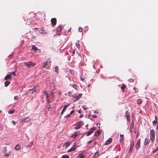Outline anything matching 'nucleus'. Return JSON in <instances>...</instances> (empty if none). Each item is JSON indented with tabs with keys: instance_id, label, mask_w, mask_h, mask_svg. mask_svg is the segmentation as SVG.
<instances>
[{
	"instance_id": "obj_53",
	"label": "nucleus",
	"mask_w": 158,
	"mask_h": 158,
	"mask_svg": "<svg viewBox=\"0 0 158 158\" xmlns=\"http://www.w3.org/2000/svg\"><path fill=\"white\" fill-rule=\"evenodd\" d=\"M70 114H68V115H66V116H65L64 117V118H66V117H69V116H70Z\"/></svg>"
},
{
	"instance_id": "obj_29",
	"label": "nucleus",
	"mask_w": 158,
	"mask_h": 158,
	"mask_svg": "<svg viewBox=\"0 0 158 158\" xmlns=\"http://www.w3.org/2000/svg\"><path fill=\"white\" fill-rule=\"evenodd\" d=\"M69 156L66 155H64L62 156V158H69Z\"/></svg>"
},
{
	"instance_id": "obj_1",
	"label": "nucleus",
	"mask_w": 158,
	"mask_h": 158,
	"mask_svg": "<svg viewBox=\"0 0 158 158\" xmlns=\"http://www.w3.org/2000/svg\"><path fill=\"white\" fill-rule=\"evenodd\" d=\"M43 93L46 94V100L48 103L53 100L54 98H55L54 95L55 92L53 90L51 92H49L48 93H47L46 92H44Z\"/></svg>"
},
{
	"instance_id": "obj_22",
	"label": "nucleus",
	"mask_w": 158,
	"mask_h": 158,
	"mask_svg": "<svg viewBox=\"0 0 158 158\" xmlns=\"http://www.w3.org/2000/svg\"><path fill=\"white\" fill-rule=\"evenodd\" d=\"M148 139L147 138H145L144 141V144L145 145H147L148 144Z\"/></svg>"
},
{
	"instance_id": "obj_13",
	"label": "nucleus",
	"mask_w": 158,
	"mask_h": 158,
	"mask_svg": "<svg viewBox=\"0 0 158 158\" xmlns=\"http://www.w3.org/2000/svg\"><path fill=\"white\" fill-rule=\"evenodd\" d=\"M21 148V146L20 145L17 144L15 147V149L16 150H19Z\"/></svg>"
},
{
	"instance_id": "obj_23",
	"label": "nucleus",
	"mask_w": 158,
	"mask_h": 158,
	"mask_svg": "<svg viewBox=\"0 0 158 158\" xmlns=\"http://www.w3.org/2000/svg\"><path fill=\"white\" fill-rule=\"evenodd\" d=\"M69 106V104H68L67 105H65L62 110L63 111H64L65 110L67 109V107Z\"/></svg>"
},
{
	"instance_id": "obj_20",
	"label": "nucleus",
	"mask_w": 158,
	"mask_h": 158,
	"mask_svg": "<svg viewBox=\"0 0 158 158\" xmlns=\"http://www.w3.org/2000/svg\"><path fill=\"white\" fill-rule=\"evenodd\" d=\"M133 147H134L133 146H132V145L130 146V148H129V153H131V152Z\"/></svg>"
},
{
	"instance_id": "obj_42",
	"label": "nucleus",
	"mask_w": 158,
	"mask_h": 158,
	"mask_svg": "<svg viewBox=\"0 0 158 158\" xmlns=\"http://www.w3.org/2000/svg\"><path fill=\"white\" fill-rule=\"evenodd\" d=\"M18 97L17 96H15V97L14 98V99L15 100H17L18 99Z\"/></svg>"
},
{
	"instance_id": "obj_17",
	"label": "nucleus",
	"mask_w": 158,
	"mask_h": 158,
	"mask_svg": "<svg viewBox=\"0 0 158 158\" xmlns=\"http://www.w3.org/2000/svg\"><path fill=\"white\" fill-rule=\"evenodd\" d=\"M11 77V76L8 75V73L7 75L5 77L4 79L5 80H7L10 78Z\"/></svg>"
},
{
	"instance_id": "obj_43",
	"label": "nucleus",
	"mask_w": 158,
	"mask_h": 158,
	"mask_svg": "<svg viewBox=\"0 0 158 158\" xmlns=\"http://www.w3.org/2000/svg\"><path fill=\"white\" fill-rule=\"evenodd\" d=\"M72 86L75 89H76V87L77 86H76V85H75L73 84Z\"/></svg>"
},
{
	"instance_id": "obj_26",
	"label": "nucleus",
	"mask_w": 158,
	"mask_h": 158,
	"mask_svg": "<svg viewBox=\"0 0 158 158\" xmlns=\"http://www.w3.org/2000/svg\"><path fill=\"white\" fill-rule=\"evenodd\" d=\"M61 29V27L60 26H59L56 29L57 31H60Z\"/></svg>"
},
{
	"instance_id": "obj_4",
	"label": "nucleus",
	"mask_w": 158,
	"mask_h": 158,
	"mask_svg": "<svg viewBox=\"0 0 158 158\" xmlns=\"http://www.w3.org/2000/svg\"><path fill=\"white\" fill-rule=\"evenodd\" d=\"M96 130L95 127H93L91 128L90 130L87 132L86 134V135L88 136L91 135L92 133H93L94 131Z\"/></svg>"
},
{
	"instance_id": "obj_14",
	"label": "nucleus",
	"mask_w": 158,
	"mask_h": 158,
	"mask_svg": "<svg viewBox=\"0 0 158 158\" xmlns=\"http://www.w3.org/2000/svg\"><path fill=\"white\" fill-rule=\"evenodd\" d=\"M8 75H9L10 76H11L13 75V76H15V72H10L8 73Z\"/></svg>"
},
{
	"instance_id": "obj_32",
	"label": "nucleus",
	"mask_w": 158,
	"mask_h": 158,
	"mask_svg": "<svg viewBox=\"0 0 158 158\" xmlns=\"http://www.w3.org/2000/svg\"><path fill=\"white\" fill-rule=\"evenodd\" d=\"M99 154V152H96L95 154L94 155V158H96L97 157V156H95L96 155H97V156H98Z\"/></svg>"
},
{
	"instance_id": "obj_34",
	"label": "nucleus",
	"mask_w": 158,
	"mask_h": 158,
	"mask_svg": "<svg viewBox=\"0 0 158 158\" xmlns=\"http://www.w3.org/2000/svg\"><path fill=\"white\" fill-rule=\"evenodd\" d=\"M85 157L83 155V154H80L79 156H78V158H84Z\"/></svg>"
},
{
	"instance_id": "obj_41",
	"label": "nucleus",
	"mask_w": 158,
	"mask_h": 158,
	"mask_svg": "<svg viewBox=\"0 0 158 158\" xmlns=\"http://www.w3.org/2000/svg\"><path fill=\"white\" fill-rule=\"evenodd\" d=\"M134 141H132L131 143V145L133 146H134Z\"/></svg>"
},
{
	"instance_id": "obj_19",
	"label": "nucleus",
	"mask_w": 158,
	"mask_h": 158,
	"mask_svg": "<svg viewBox=\"0 0 158 158\" xmlns=\"http://www.w3.org/2000/svg\"><path fill=\"white\" fill-rule=\"evenodd\" d=\"M58 70H59V68L58 66H56L55 67V72L57 73H58Z\"/></svg>"
},
{
	"instance_id": "obj_11",
	"label": "nucleus",
	"mask_w": 158,
	"mask_h": 158,
	"mask_svg": "<svg viewBox=\"0 0 158 158\" xmlns=\"http://www.w3.org/2000/svg\"><path fill=\"white\" fill-rule=\"evenodd\" d=\"M126 116L127 117V120L129 121L130 119V114L127 113V111L126 112Z\"/></svg>"
},
{
	"instance_id": "obj_39",
	"label": "nucleus",
	"mask_w": 158,
	"mask_h": 158,
	"mask_svg": "<svg viewBox=\"0 0 158 158\" xmlns=\"http://www.w3.org/2000/svg\"><path fill=\"white\" fill-rule=\"evenodd\" d=\"M78 31L79 32H81L83 31V29L82 28H81V27H80L79 28Z\"/></svg>"
},
{
	"instance_id": "obj_12",
	"label": "nucleus",
	"mask_w": 158,
	"mask_h": 158,
	"mask_svg": "<svg viewBox=\"0 0 158 158\" xmlns=\"http://www.w3.org/2000/svg\"><path fill=\"white\" fill-rule=\"evenodd\" d=\"M46 108L49 111H51L52 110V108L50 106V105H49L47 106Z\"/></svg>"
},
{
	"instance_id": "obj_28",
	"label": "nucleus",
	"mask_w": 158,
	"mask_h": 158,
	"mask_svg": "<svg viewBox=\"0 0 158 158\" xmlns=\"http://www.w3.org/2000/svg\"><path fill=\"white\" fill-rule=\"evenodd\" d=\"M120 141H121L122 140H123V139L124 138V135H121V134L120 135Z\"/></svg>"
},
{
	"instance_id": "obj_59",
	"label": "nucleus",
	"mask_w": 158,
	"mask_h": 158,
	"mask_svg": "<svg viewBox=\"0 0 158 158\" xmlns=\"http://www.w3.org/2000/svg\"><path fill=\"white\" fill-rule=\"evenodd\" d=\"M72 92L71 91H69L68 93L69 94H71Z\"/></svg>"
},
{
	"instance_id": "obj_57",
	"label": "nucleus",
	"mask_w": 158,
	"mask_h": 158,
	"mask_svg": "<svg viewBox=\"0 0 158 158\" xmlns=\"http://www.w3.org/2000/svg\"><path fill=\"white\" fill-rule=\"evenodd\" d=\"M98 111L97 110L94 111V113H96V114H98Z\"/></svg>"
},
{
	"instance_id": "obj_10",
	"label": "nucleus",
	"mask_w": 158,
	"mask_h": 158,
	"mask_svg": "<svg viewBox=\"0 0 158 158\" xmlns=\"http://www.w3.org/2000/svg\"><path fill=\"white\" fill-rule=\"evenodd\" d=\"M112 141V139L111 138H109L105 142V145H108Z\"/></svg>"
},
{
	"instance_id": "obj_45",
	"label": "nucleus",
	"mask_w": 158,
	"mask_h": 158,
	"mask_svg": "<svg viewBox=\"0 0 158 158\" xmlns=\"http://www.w3.org/2000/svg\"><path fill=\"white\" fill-rule=\"evenodd\" d=\"M92 117L94 118H96L97 117V116L96 115L94 114L92 116Z\"/></svg>"
},
{
	"instance_id": "obj_8",
	"label": "nucleus",
	"mask_w": 158,
	"mask_h": 158,
	"mask_svg": "<svg viewBox=\"0 0 158 158\" xmlns=\"http://www.w3.org/2000/svg\"><path fill=\"white\" fill-rule=\"evenodd\" d=\"M83 123V122L82 121H81L77 123L78 125L75 128L76 129H78L80 128L82 126V123Z\"/></svg>"
},
{
	"instance_id": "obj_46",
	"label": "nucleus",
	"mask_w": 158,
	"mask_h": 158,
	"mask_svg": "<svg viewBox=\"0 0 158 158\" xmlns=\"http://www.w3.org/2000/svg\"><path fill=\"white\" fill-rule=\"evenodd\" d=\"M82 108H83V109H84V110H87V108H86V107H85V106H82Z\"/></svg>"
},
{
	"instance_id": "obj_52",
	"label": "nucleus",
	"mask_w": 158,
	"mask_h": 158,
	"mask_svg": "<svg viewBox=\"0 0 158 158\" xmlns=\"http://www.w3.org/2000/svg\"><path fill=\"white\" fill-rule=\"evenodd\" d=\"M156 123H155V120H154L153 122V125H155L156 124Z\"/></svg>"
},
{
	"instance_id": "obj_16",
	"label": "nucleus",
	"mask_w": 158,
	"mask_h": 158,
	"mask_svg": "<svg viewBox=\"0 0 158 158\" xmlns=\"http://www.w3.org/2000/svg\"><path fill=\"white\" fill-rule=\"evenodd\" d=\"M100 134V131H96L94 133V135L96 136H98Z\"/></svg>"
},
{
	"instance_id": "obj_55",
	"label": "nucleus",
	"mask_w": 158,
	"mask_h": 158,
	"mask_svg": "<svg viewBox=\"0 0 158 158\" xmlns=\"http://www.w3.org/2000/svg\"><path fill=\"white\" fill-rule=\"evenodd\" d=\"M2 129V126L0 124V130H1Z\"/></svg>"
},
{
	"instance_id": "obj_18",
	"label": "nucleus",
	"mask_w": 158,
	"mask_h": 158,
	"mask_svg": "<svg viewBox=\"0 0 158 158\" xmlns=\"http://www.w3.org/2000/svg\"><path fill=\"white\" fill-rule=\"evenodd\" d=\"M71 143V142H67L64 144V145H65L66 146V147L67 148L68 146L70 145Z\"/></svg>"
},
{
	"instance_id": "obj_30",
	"label": "nucleus",
	"mask_w": 158,
	"mask_h": 158,
	"mask_svg": "<svg viewBox=\"0 0 158 158\" xmlns=\"http://www.w3.org/2000/svg\"><path fill=\"white\" fill-rule=\"evenodd\" d=\"M78 135V134L77 133H76L74 134H73L72 135V137L73 138H74L76 137Z\"/></svg>"
},
{
	"instance_id": "obj_54",
	"label": "nucleus",
	"mask_w": 158,
	"mask_h": 158,
	"mask_svg": "<svg viewBox=\"0 0 158 158\" xmlns=\"http://www.w3.org/2000/svg\"><path fill=\"white\" fill-rule=\"evenodd\" d=\"M12 123L14 125H15V122L14 121H12Z\"/></svg>"
},
{
	"instance_id": "obj_58",
	"label": "nucleus",
	"mask_w": 158,
	"mask_h": 158,
	"mask_svg": "<svg viewBox=\"0 0 158 158\" xmlns=\"http://www.w3.org/2000/svg\"><path fill=\"white\" fill-rule=\"evenodd\" d=\"M78 112L79 113H81V110H79L78 111Z\"/></svg>"
},
{
	"instance_id": "obj_9",
	"label": "nucleus",
	"mask_w": 158,
	"mask_h": 158,
	"mask_svg": "<svg viewBox=\"0 0 158 158\" xmlns=\"http://www.w3.org/2000/svg\"><path fill=\"white\" fill-rule=\"evenodd\" d=\"M76 145L75 144L70 149L68 150V152H70L72 151H73L75 150L76 149V147H75Z\"/></svg>"
},
{
	"instance_id": "obj_61",
	"label": "nucleus",
	"mask_w": 158,
	"mask_h": 158,
	"mask_svg": "<svg viewBox=\"0 0 158 158\" xmlns=\"http://www.w3.org/2000/svg\"><path fill=\"white\" fill-rule=\"evenodd\" d=\"M139 135V133H137L136 135V138H137L138 135Z\"/></svg>"
},
{
	"instance_id": "obj_60",
	"label": "nucleus",
	"mask_w": 158,
	"mask_h": 158,
	"mask_svg": "<svg viewBox=\"0 0 158 158\" xmlns=\"http://www.w3.org/2000/svg\"><path fill=\"white\" fill-rule=\"evenodd\" d=\"M134 125V123L132 122H131V125Z\"/></svg>"
},
{
	"instance_id": "obj_7",
	"label": "nucleus",
	"mask_w": 158,
	"mask_h": 158,
	"mask_svg": "<svg viewBox=\"0 0 158 158\" xmlns=\"http://www.w3.org/2000/svg\"><path fill=\"white\" fill-rule=\"evenodd\" d=\"M51 22L53 25H55L56 23V19L55 18H53L51 20Z\"/></svg>"
},
{
	"instance_id": "obj_27",
	"label": "nucleus",
	"mask_w": 158,
	"mask_h": 158,
	"mask_svg": "<svg viewBox=\"0 0 158 158\" xmlns=\"http://www.w3.org/2000/svg\"><path fill=\"white\" fill-rule=\"evenodd\" d=\"M14 110H9L8 111V113L10 114H13L14 113Z\"/></svg>"
},
{
	"instance_id": "obj_5",
	"label": "nucleus",
	"mask_w": 158,
	"mask_h": 158,
	"mask_svg": "<svg viewBox=\"0 0 158 158\" xmlns=\"http://www.w3.org/2000/svg\"><path fill=\"white\" fill-rule=\"evenodd\" d=\"M140 139H139L138 140L135 145V148L136 149H138L140 147Z\"/></svg>"
},
{
	"instance_id": "obj_35",
	"label": "nucleus",
	"mask_w": 158,
	"mask_h": 158,
	"mask_svg": "<svg viewBox=\"0 0 158 158\" xmlns=\"http://www.w3.org/2000/svg\"><path fill=\"white\" fill-rule=\"evenodd\" d=\"M48 62H45L44 63V64L43 65V67H46V65H47Z\"/></svg>"
},
{
	"instance_id": "obj_50",
	"label": "nucleus",
	"mask_w": 158,
	"mask_h": 158,
	"mask_svg": "<svg viewBox=\"0 0 158 158\" xmlns=\"http://www.w3.org/2000/svg\"><path fill=\"white\" fill-rule=\"evenodd\" d=\"M92 142V140H90L88 142V143L89 144V143H91Z\"/></svg>"
},
{
	"instance_id": "obj_6",
	"label": "nucleus",
	"mask_w": 158,
	"mask_h": 158,
	"mask_svg": "<svg viewBox=\"0 0 158 158\" xmlns=\"http://www.w3.org/2000/svg\"><path fill=\"white\" fill-rule=\"evenodd\" d=\"M30 120V118L28 117H27L22 119V121L23 122H29Z\"/></svg>"
},
{
	"instance_id": "obj_56",
	"label": "nucleus",
	"mask_w": 158,
	"mask_h": 158,
	"mask_svg": "<svg viewBox=\"0 0 158 158\" xmlns=\"http://www.w3.org/2000/svg\"><path fill=\"white\" fill-rule=\"evenodd\" d=\"M64 111H63V110H62V111H61V115H62L63 114V112Z\"/></svg>"
},
{
	"instance_id": "obj_62",
	"label": "nucleus",
	"mask_w": 158,
	"mask_h": 158,
	"mask_svg": "<svg viewBox=\"0 0 158 158\" xmlns=\"http://www.w3.org/2000/svg\"><path fill=\"white\" fill-rule=\"evenodd\" d=\"M83 115H81L80 116V118H82L83 117Z\"/></svg>"
},
{
	"instance_id": "obj_15",
	"label": "nucleus",
	"mask_w": 158,
	"mask_h": 158,
	"mask_svg": "<svg viewBox=\"0 0 158 158\" xmlns=\"http://www.w3.org/2000/svg\"><path fill=\"white\" fill-rule=\"evenodd\" d=\"M82 94H78V96H76V100H78V99H79L81 97Z\"/></svg>"
},
{
	"instance_id": "obj_2",
	"label": "nucleus",
	"mask_w": 158,
	"mask_h": 158,
	"mask_svg": "<svg viewBox=\"0 0 158 158\" xmlns=\"http://www.w3.org/2000/svg\"><path fill=\"white\" fill-rule=\"evenodd\" d=\"M23 64L27 68L33 67L34 66L35 64L34 62H32L31 61H29L27 62H24Z\"/></svg>"
},
{
	"instance_id": "obj_31",
	"label": "nucleus",
	"mask_w": 158,
	"mask_h": 158,
	"mask_svg": "<svg viewBox=\"0 0 158 158\" xmlns=\"http://www.w3.org/2000/svg\"><path fill=\"white\" fill-rule=\"evenodd\" d=\"M99 154V152H96L95 154L94 155V158H96L97 157V156H95L96 155H97V156H98Z\"/></svg>"
},
{
	"instance_id": "obj_48",
	"label": "nucleus",
	"mask_w": 158,
	"mask_h": 158,
	"mask_svg": "<svg viewBox=\"0 0 158 158\" xmlns=\"http://www.w3.org/2000/svg\"><path fill=\"white\" fill-rule=\"evenodd\" d=\"M158 150V148H157L156 150H154L153 151V153H154L155 152H156L157 150Z\"/></svg>"
},
{
	"instance_id": "obj_3",
	"label": "nucleus",
	"mask_w": 158,
	"mask_h": 158,
	"mask_svg": "<svg viewBox=\"0 0 158 158\" xmlns=\"http://www.w3.org/2000/svg\"><path fill=\"white\" fill-rule=\"evenodd\" d=\"M155 131L153 130H151L150 131V137L152 142L155 139Z\"/></svg>"
},
{
	"instance_id": "obj_33",
	"label": "nucleus",
	"mask_w": 158,
	"mask_h": 158,
	"mask_svg": "<svg viewBox=\"0 0 158 158\" xmlns=\"http://www.w3.org/2000/svg\"><path fill=\"white\" fill-rule=\"evenodd\" d=\"M36 90V88L35 87L33 88L32 89L30 90V91L32 93L33 91Z\"/></svg>"
},
{
	"instance_id": "obj_44",
	"label": "nucleus",
	"mask_w": 158,
	"mask_h": 158,
	"mask_svg": "<svg viewBox=\"0 0 158 158\" xmlns=\"http://www.w3.org/2000/svg\"><path fill=\"white\" fill-rule=\"evenodd\" d=\"M157 117L156 116H155V123H157Z\"/></svg>"
},
{
	"instance_id": "obj_63",
	"label": "nucleus",
	"mask_w": 158,
	"mask_h": 158,
	"mask_svg": "<svg viewBox=\"0 0 158 158\" xmlns=\"http://www.w3.org/2000/svg\"><path fill=\"white\" fill-rule=\"evenodd\" d=\"M61 93L60 92L59 93V95H61Z\"/></svg>"
},
{
	"instance_id": "obj_38",
	"label": "nucleus",
	"mask_w": 158,
	"mask_h": 158,
	"mask_svg": "<svg viewBox=\"0 0 158 158\" xmlns=\"http://www.w3.org/2000/svg\"><path fill=\"white\" fill-rule=\"evenodd\" d=\"M125 88L126 86L125 85H122L121 87V88L123 90H124V89H125Z\"/></svg>"
},
{
	"instance_id": "obj_36",
	"label": "nucleus",
	"mask_w": 158,
	"mask_h": 158,
	"mask_svg": "<svg viewBox=\"0 0 158 158\" xmlns=\"http://www.w3.org/2000/svg\"><path fill=\"white\" fill-rule=\"evenodd\" d=\"M134 128V125H131L130 127H129V130H130V131H131L132 128Z\"/></svg>"
},
{
	"instance_id": "obj_24",
	"label": "nucleus",
	"mask_w": 158,
	"mask_h": 158,
	"mask_svg": "<svg viewBox=\"0 0 158 158\" xmlns=\"http://www.w3.org/2000/svg\"><path fill=\"white\" fill-rule=\"evenodd\" d=\"M31 50H33V51H37L38 50V49L37 47L35 46H33L32 47V48Z\"/></svg>"
},
{
	"instance_id": "obj_49",
	"label": "nucleus",
	"mask_w": 158,
	"mask_h": 158,
	"mask_svg": "<svg viewBox=\"0 0 158 158\" xmlns=\"http://www.w3.org/2000/svg\"><path fill=\"white\" fill-rule=\"evenodd\" d=\"M74 110H72V111H71V112H70V114H73V113L74 112Z\"/></svg>"
},
{
	"instance_id": "obj_25",
	"label": "nucleus",
	"mask_w": 158,
	"mask_h": 158,
	"mask_svg": "<svg viewBox=\"0 0 158 158\" xmlns=\"http://www.w3.org/2000/svg\"><path fill=\"white\" fill-rule=\"evenodd\" d=\"M138 104L139 105L140 104L142 103V100L140 99H138L137 101Z\"/></svg>"
},
{
	"instance_id": "obj_21",
	"label": "nucleus",
	"mask_w": 158,
	"mask_h": 158,
	"mask_svg": "<svg viewBox=\"0 0 158 158\" xmlns=\"http://www.w3.org/2000/svg\"><path fill=\"white\" fill-rule=\"evenodd\" d=\"M10 82L8 81H6L5 82V86H8L10 84Z\"/></svg>"
},
{
	"instance_id": "obj_40",
	"label": "nucleus",
	"mask_w": 158,
	"mask_h": 158,
	"mask_svg": "<svg viewBox=\"0 0 158 158\" xmlns=\"http://www.w3.org/2000/svg\"><path fill=\"white\" fill-rule=\"evenodd\" d=\"M75 44H76V46L78 48H80V45L78 43H76Z\"/></svg>"
},
{
	"instance_id": "obj_64",
	"label": "nucleus",
	"mask_w": 158,
	"mask_h": 158,
	"mask_svg": "<svg viewBox=\"0 0 158 158\" xmlns=\"http://www.w3.org/2000/svg\"><path fill=\"white\" fill-rule=\"evenodd\" d=\"M96 142H95L94 143V145H96Z\"/></svg>"
},
{
	"instance_id": "obj_51",
	"label": "nucleus",
	"mask_w": 158,
	"mask_h": 158,
	"mask_svg": "<svg viewBox=\"0 0 158 158\" xmlns=\"http://www.w3.org/2000/svg\"><path fill=\"white\" fill-rule=\"evenodd\" d=\"M97 126H98V127H99L100 126V124L98 123H97Z\"/></svg>"
},
{
	"instance_id": "obj_47",
	"label": "nucleus",
	"mask_w": 158,
	"mask_h": 158,
	"mask_svg": "<svg viewBox=\"0 0 158 158\" xmlns=\"http://www.w3.org/2000/svg\"><path fill=\"white\" fill-rule=\"evenodd\" d=\"M10 153H5V155L7 156H8L9 155H10Z\"/></svg>"
},
{
	"instance_id": "obj_37",
	"label": "nucleus",
	"mask_w": 158,
	"mask_h": 158,
	"mask_svg": "<svg viewBox=\"0 0 158 158\" xmlns=\"http://www.w3.org/2000/svg\"><path fill=\"white\" fill-rule=\"evenodd\" d=\"M33 143V142H31L29 144H28L27 145V147H31Z\"/></svg>"
}]
</instances>
